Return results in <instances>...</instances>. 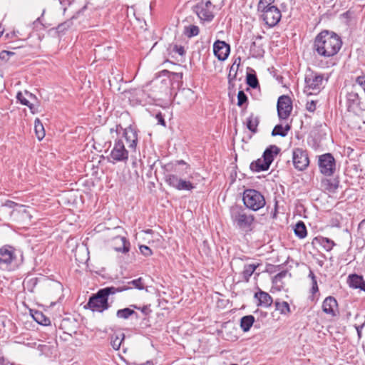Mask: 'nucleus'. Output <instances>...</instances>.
<instances>
[{
  "label": "nucleus",
  "instance_id": "1",
  "mask_svg": "<svg viewBox=\"0 0 365 365\" xmlns=\"http://www.w3.org/2000/svg\"><path fill=\"white\" fill-rule=\"evenodd\" d=\"M342 46L341 37L333 31L323 30L317 35L313 43V51L324 58L336 56Z\"/></svg>",
  "mask_w": 365,
  "mask_h": 365
},
{
  "label": "nucleus",
  "instance_id": "2",
  "mask_svg": "<svg viewBox=\"0 0 365 365\" xmlns=\"http://www.w3.org/2000/svg\"><path fill=\"white\" fill-rule=\"evenodd\" d=\"M230 218L235 227L247 233L253 230L255 216L248 214L240 205H233L230 209Z\"/></svg>",
  "mask_w": 365,
  "mask_h": 365
},
{
  "label": "nucleus",
  "instance_id": "3",
  "mask_svg": "<svg viewBox=\"0 0 365 365\" xmlns=\"http://www.w3.org/2000/svg\"><path fill=\"white\" fill-rule=\"evenodd\" d=\"M223 6V0H201L194 6L200 21H211L215 17V11L219 10Z\"/></svg>",
  "mask_w": 365,
  "mask_h": 365
},
{
  "label": "nucleus",
  "instance_id": "4",
  "mask_svg": "<svg viewBox=\"0 0 365 365\" xmlns=\"http://www.w3.org/2000/svg\"><path fill=\"white\" fill-rule=\"evenodd\" d=\"M280 149L277 146L270 145L264 151L262 158L251 163L250 169L255 172L267 170L274 160V155H277Z\"/></svg>",
  "mask_w": 365,
  "mask_h": 365
},
{
  "label": "nucleus",
  "instance_id": "5",
  "mask_svg": "<svg viewBox=\"0 0 365 365\" xmlns=\"http://www.w3.org/2000/svg\"><path fill=\"white\" fill-rule=\"evenodd\" d=\"M242 200L245 207L253 211L262 208L265 204L264 197L259 191L247 189L243 192Z\"/></svg>",
  "mask_w": 365,
  "mask_h": 365
},
{
  "label": "nucleus",
  "instance_id": "6",
  "mask_svg": "<svg viewBox=\"0 0 365 365\" xmlns=\"http://www.w3.org/2000/svg\"><path fill=\"white\" fill-rule=\"evenodd\" d=\"M110 307L108 299L101 289L89 297L87 304L85 305V308L101 313L107 310Z\"/></svg>",
  "mask_w": 365,
  "mask_h": 365
},
{
  "label": "nucleus",
  "instance_id": "7",
  "mask_svg": "<svg viewBox=\"0 0 365 365\" xmlns=\"http://www.w3.org/2000/svg\"><path fill=\"white\" fill-rule=\"evenodd\" d=\"M128 159V150L125 149L124 141L122 138L116 139L109 156L110 162H126Z\"/></svg>",
  "mask_w": 365,
  "mask_h": 365
},
{
  "label": "nucleus",
  "instance_id": "8",
  "mask_svg": "<svg viewBox=\"0 0 365 365\" xmlns=\"http://www.w3.org/2000/svg\"><path fill=\"white\" fill-rule=\"evenodd\" d=\"M319 168L322 174L331 176L336 170V160L331 153H325L319 157Z\"/></svg>",
  "mask_w": 365,
  "mask_h": 365
},
{
  "label": "nucleus",
  "instance_id": "9",
  "mask_svg": "<svg viewBox=\"0 0 365 365\" xmlns=\"http://www.w3.org/2000/svg\"><path fill=\"white\" fill-rule=\"evenodd\" d=\"M292 161L294 166L299 170H305L309 164L307 151L302 148H295L292 152Z\"/></svg>",
  "mask_w": 365,
  "mask_h": 365
},
{
  "label": "nucleus",
  "instance_id": "10",
  "mask_svg": "<svg viewBox=\"0 0 365 365\" xmlns=\"http://www.w3.org/2000/svg\"><path fill=\"white\" fill-rule=\"evenodd\" d=\"M277 108L279 118L281 120L287 119L292 110L291 98L287 96H280L277 101Z\"/></svg>",
  "mask_w": 365,
  "mask_h": 365
},
{
  "label": "nucleus",
  "instance_id": "11",
  "mask_svg": "<svg viewBox=\"0 0 365 365\" xmlns=\"http://www.w3.org/2000/svg\"><path fill=\"white\" fill-rule=\"evenodd\" d=\"M324 77L323 74L311 72L306 75V88L312 91H319L322 87Z\"/></svg>",
  "mask_w": 365,
  "mask_h": 365
},
{
  "label": "nucleus",
  "instance_id": "12",
  "mask_svg": "<svg viewBox=\"0 0 365 365\" xmlns=\"http://www.w3.org/2000/svg\"><path fill=\"white\" fill-rule=\"evenodd\" d=\"M15 259L16 256L11 247L0 249V269H9Z\"/></svg>",
  "mask_w": 365,
  "mask_h": 365
},
{
  "label": "nucleus",
  "instance_id": "13",
  "mask_svg": "<svg viewBox=\"0 0 365 365\" xmlns=\"http://www.w3.org/2000/svg\"><path fill=\"white\" fill-rule=\"evenodd\" d=\"M260 17L263 19L267 26L269 27H273L279 22L282 14L280 10L277 6H275L260 14Z\"/></svg>",
  "mask_w": 365,
  "mask_h": 365
},
{
  "label": "nucleus",
  "instance_id": "14",
  "mask_svg": "<svg viewBox=\"0 0 365 365\" xmlns=\"http://www.w3.org/2000/svg\"><path fill=\"white\" fill-rule=\"evenodd\" d=\"M126 141L130 149L135 150L138 143V132L135 127L130 125L123 129V135L120 138Z\"/></svg>",
  "mask_w": 365,
  "mask_h": 365
},
{
  "label": "nucleus",
  "instance_id": "15",
  "mask_svg": "<svg viewBox=\"0 0 365 365\" xmlns=\"http://www.w3.org/2000/svg\"><path fill=\"white\" fill-rule=\"evenodd\" d=\"M213 52L219 61H225L227 58L230 46L223 41L217 40L213 44Z\"/></svg>",
  "mask_w": 365,
  "mask_h": 365
},
{
  "label": "nucleus",
  "instance_id": "16",
  "mask_svg": "<svg viewBox=\"0 0 365 365\" xmlns=\"http://www.w3.org/2000/svg\"><path fill=\"white\" fill-rule=\"evenodd\" d=\"M361 93H362L359 91V87H356L355 85L353 84L350 91H349L346 94V100L349 108L361 107Z\"/></svg>",
  "mask_w": 365,
  "mask_h": 365
},
{
  "label": "nucleus",
  "instance_id": "17",
  "mask_svg": "<svg viewBox=\"0 0 365 365\" xmlns=\"http://www.w3.org/2000/svg\"><path fill=\"white\" fill-rule=\"evenodd\" d=\"M322 308L326 314L332 317H336L338 311V302L334 297L329 296L323 301Z\"/></svg>",
  "mask_w": 365,
  "mask_h": 365
},
{
  "label": "nucleus",
  "instance_id": "18",
  "mask_svg": "<svg viewBox=\"0 0 365 365\" xmlns=\"http://www.w3.org/2000/svg\"><path fill=\"white\" fill-rule=\"evenodd\" d=\"M347 283L352 289H359L365 292V280L362 275L350 274L347 278Z\"/></svg>",
  "mask_w": 365,
  "mask_h": 365
},
{
  "label": "nucleus",
  "instance_id": "19",
  "mask_svg": "<svg viewBox=\"0 0 365 365\" xmlns=\"http://www.w3.org/2000/svg\"><path fill=\"white\" fill-rule=\"evenodd\" d=\"M254 297L257 300V305L264 308L269 307L272 302V297L267 293L261 289L255 292Z\"/></svg>",
  "mask_w": 365,
  "mask_h": 365
},
{
  "label": "nucleus",
  "instance_id": "20",
  "mask_svg": "<svg viewBox=\"0 0 365 365\" xmlns=\"http://www.w3.org/2000/svg\"><path fill=\"white\" fill-rule=\"evenodd\" d=\"M48 279L43 277H31L25 279L24 282V288L30 292H34V289L38 284H45Z\"/></svg>",
  "mask_w": 365,
  "mask_h": 365
},
{
  "label": "nucleus",
  "instance_id": "21",
  "mask_svg": "<svg viewBox=\"0 0 365 365\" xmlns=\"http://www.w3.org/2000/svg\"><path fill=\"white\" fill-rule=\"evenodd\" d=\"M131 287L129 286L122 285V286H119L118 287H113V286L112 287H106L105 288L101 289V290H102V292H103L105 296L108 299V297L110 295H113V294H115L116 293L128 290Z\"/></svg>",
  "mask_w": 365,
  "mask_h": 365
},
{
  "label": "nucleus",
  "instance_id": "22",
  "mask_svg": "<svg viewBox=\"0 0 365 365\" xmlns=\"http://www.w3.org/2000/svg\"><path fill=\"white\" fill-rule=\"evenodd\" d=\"M259 266V264H249L244 266L243 271L242 272V277L244 281L248 282L250 277L252 275L255 269Z\"/></svg>",
  "mask_w": 365,
  "mask_h": 365
},
{
  "label": "nucleus",
  "instance_id": "23",
  "mask_svg": "<svg viewBox=\"0 0 365 365\" xmlns=\"http://www.w3.org/2000/svg\"><path fill=\"white\" fill-rule=\"evenodd\" d=\"M255 322V317L252 315H246L240 319V327L244 332L248 331Z\"/></svg>",
  "mask_w": 365,
  "mask_h": 365
},
{
  "label": "nucleus",
  "instance_id": "24",
  "mask_svg": "<svg viewBox=\"0 0 365 365\" xmlns=\"http://www.w3.org/2000/svg\"><path fill=\"white\" fill-rule=\"evenodd\" d=\"M31 315L34 320L41 325L48 326L51 324L50 319L40 311H35Z\"/></svg>",
  "mask_w": 365,
  "mask_h": 365
},
{
  "label": "nucleus",
  "instance_id": "25",
  "mask_svg": "<svg viewBox=\"0 0 365 365\" xmlns=\"http://www.w3.org/2000/svg\"><path fill=\"white\" fill-rule=\"evenodd\" d=\"M291 129V125L289 124H286L283 126L281 124H278L274 126V129L272 131V135L276 136L279 135L282 137H285L287 135L288 131Z\"/></svg>",
  "mask_w": 365,
  "mask_h": 365
},
{
  "label": "nucleus",
  "instance_id": "26",
  "mask_svg": "<svg viewBox=\"0 0 365 365\" xmlns=\"http://www.w3.org/2000/svg\"><path fill=\"white\" fill-rule=\"evenodd\" d=\"M259 123V119L257 116H255L253 114H251L250 117L247 119V128L253 133H257V126Z\"/></svg>",
  "mask_w": 365,
  "mask_h": 365
},
{
  "label": "nucleus",
  "instance_id": "27",
  "mask_svg": "<svg viewBox=\"0 0 365 365\" xmlns=\"http://www.w3.org/2000/svg\"><path fill=\"white\" fill-rule=\"evenodd\" d=\"M274 0H259L257 5V11L262 14L268 10L275 7L273 5Z\"/></svg>",
  "mask_w": 365,
  "mask_h": 365
},
{
  "label": "nucleus",
  "instance_id": "28",
  "mask_svg": "<svg viewBox=\"0 0 365 365\" xmlns=\"http://www.w3.org/2000/svg\"><path fill=\"white\" fill-rule=\"evenodd\" d=\"M294 234L299 238H304L307 234V227L304 222L302 221L297 222L294 228Z\"/></svg>",
  "mask_w": 365,
  "mask_h": 365
},
{
  "label": "nucleus",
  "instance_id": "29",
  "mask_svg": "<svg viewBox=\"0 0 365 365\" xmlns=\"http://www.w3.org/2000/svg\"><path fill=\"white\" fill-rule=\"evenodd\" d=\"M132 315H135L137 318L138 317V314L129 307L118 309L116 312V317L119 319H128Z\"/></svg>",
  "mask_w": 365,
  "mask_h": 365
},
{
  "label": "nucleus",
  "instance_id": "30",
  "mask_svg": "<svg viewBox=\"0 0 365 365\" xmlns=\"http://www.w3.org/2000/svg\"><path fill=\"white\" fill-rule=\"evenodd\" d=\"M315 240L319 242V244L323 247V248L329 252L331 251L334 246L336 245L334 242L327 237H316Z\"/></svg>",
  "mask_w": 365,
  "mask_h": 365
},
{
  "label": "nucleus",
  "instance_id": "31",
  "mask_svg": "<svg viewBox=\"0 0 365 365\" xmlns=\"http://www.w3.org/2000/svg\"><path fill=\"white\" fill-rule=\"evenodd\" d=\"M275 309L279 311L282 314H288L290 312V307L287 302H280L277 299L274 302Z\"/></svg>",
  "mask_w": 365,
  "mask_h": 365
},
{
  "label": "nucleus",
  "instance_id": "32",
  "mask_svg": "<svg viewBox=\"0 0 365 365\" xmlns=\"http://www.w3.org/2000/svg\"><path fill=\"white\" fill-rule=\"evenodd\" d=\"M125 339V334L121 333L120 335H114L111 337L110 344L115 350H118L123 341Z\"/></svg>",
  "mask_w": 365,
  "mask_h": 365
},
{
  "label": "nucleus",
  "instance_id": "33",
  "mask_svg": "<svg viewBox=\"0 0 365 365\" xmlns=\"http://www.w3.org/2000/svg\"><path fill=\"white\" fill-rule=\"evenodd\" d=\"M16 98L22 105L28 106L32 113H35V107L34 104L31 103L29 99H27L21 92H18Z\"/></svg>",
  "mask_w": 365,
  "mask_h": 365
},
{
  "label": "nucleus",
  "instance_id": "34",
  "mask_svg": "<svg viewBox=\"0 0 365 365\" xmlns=\"http://www.w3.org/2000/svg\"><path fill=\"white\" fill-rule=\"evenodd\" d=\"M34 129L37 138L40 140H42L45 136V131L43 124L39 119L35 120Z\"/></svg>",
  "mask_w": 365,
  "mask_h": 365
},
{
  "label": "nucleus",
  "instance_id": "35",
  "mask_svg": "<svg viewBox=\"0 0 365 365\" xmlns=\"http://www.w3.org/2000/svg\"><path fill=\"white\" fill-rule=\"evenodd\" d=\"M199 31L200 30L198 26L195 25H190L185 27L184 34L188 38H191L198 35Z\"/></svg>",
  "mask_w": 365,
  "mask_h": 365
},
{
  "label": "nucleus",
  "instance_id": "36",
  "mask_svg": "<svg viewBox=\"0 0 365 365\" xmlns=\"http://www.w3.org/2000/svg\"><path fill=\"white\" fill-rule=\"evenodd\" d=\"M118 239L122 243V247H115V251L122 253H127L130 250L129 241L124 237H120Z\"/></svg>",
  "mask_w": 365,
  "mask_h": 365
},
{
  "label": "nucleus",
  "instance_id": "37",
  "mask_svg": "<svg viewBox=\"0 0 365 365\" xmlns=\"http://www.w3.org/2000/svg\"><path fill=\"white\" fill-rule=\"evenodd\" d=\"M247 83L252 88H256L259 86V81L255 74H247Z\"/></svg>",
  "mask_w": 365,
  "mask_h": 365
},
{
  "label": "nucleus",
  "instance_id": "38",
  "mask_svg": "<svg viewBox=\"0 0 365 365\" xmlns=\"http://www.w3.org/2000/svg\"><path fill=\"white\" fill-rule=\"evenodd\" d=\"M143 279L142 277H139L136 279L131 280L128 282V284L126 286L130 287V285H133L135 288L143 290L145 288V285L143 284Z\"/></svg>",
  "mask_w": 365,
  "mask_h": 365
},
{
  "label": "nucleus",
  "instance_id": "39",
  "mask_svg": "<svg viewBox=\"0 0 365 365\" xmlns=\"http://www.w3.org/2000/svg\"><path fill=\"white\" fill-rule=\"evenodd\" d=\"M320 185L321 190L327 191L329 194L335 192L339 184H320Z\"/></svg>",
  "mask_w": 365,
  "mask_h": 365
},
{
  "label": "nucleus",
  "instance_id": "40",
  "mask_svg": "<svg viewBox=\"0 0 365 365\" xmlns=\"http://www.w3.org/2000/svg\"><path fill=\"white\" fill-rule=\"evenodd\" d=\"M73 25V22L71 20H67L60 24L56 27V31L58 34H63L65 31L68 29Z\"/></svg>",
  "mask_w": 365,
  "mask_h": 365
},
{
  "label": "nucleus",
  "instance_id": "41",
  "mask_svg": "<svg viewBox=\"0 0 365 365\" xmlns=\"http://www.w3.org/2000/svg\"><path fill=\"white\" fill-rule=\"evenodd\" d=\"M248 101L247 95L243 91H240L237 93V106L242 107Z\"/></svg>",
  "mask_w": 365,
  "mask_h": 365
},
{
  "label": "nucleus",
  "instance_id": "42",
  "mask_svg": "<svg viewBox=\"0 0 365 365\" xmlns=\"http://www.w3.org/2000/svg\"><path fill=\"white\" fill-rule=\"evenodd\" d=\"M170 185H172L174 188L178 190H190L195 187L192 185V184H169Z\"/></svg>",
  "mask_w": 365,
  "mask_h": 365
},
{
  "label": "nucleus",
  "instance_id": "43",
  "mask_svg": "<svg viewBox=\"0 0 365 365\" xmlns=\"http://www.w3.org/2000/svg\"><path fill=\"white\" fill-rule=\"evenodd\" d=\"M150 305H145L143 307H140L137 306L136 304H131L130 307L135 309H139L141 311V312L147 316L149 315L151 312V309H150Z\"/></svg>",
  "mask_w": 365,
  "mask_h": 365
},
{
  "label": "nucleus",
  "instance_id": "44",
  "mask_svg": "<svg viewBox=\"0 0 365 365\" xmlns=\"http://www.w3.org/2000/svg\"><path fill=\"white\" fill-rule=\"evenodd\" d=\"M139 249L142 255L145 257H149L153 255L151 249L147 245H140Z\"/></svg>",
  "mask_w": 365,
  "mask_h": 365
},
{
  "label": "nucleus",
  "instance_id": "45",
  "mask_svg": "<svg viewBox=\"0 0 365 365\" xmlns=\"http://www.w3.org/2000/svg\"><path fill=\"white\" fill-rule=\"evenodd\" d=\"M288 274V272L287 271H282L280 272H279L278 274H277L274 277V279H273V282L274 283H278L279 282L282 281V279L285 277L287 276V274Z\"/></svg>",
  "mask_w": 365,
  "mask_h": 365
},
{
  "label": "nucleus",
  "instance_id": "46",
  "mask_svg": "<svg viewBox=\"0 0 365 365\" xmlns=\"http://www.w3.org/2000/svg\"><path fill=\"white\" fill-rule=\"evenodd\" d=\"M306 109L309 112H314L316 110V101H308L306 104Z\"/></svg>",
  "mask_w": 365,
  "mask_h": 365
},
{
  "label": "nucleus",
  "instance_id": "47",
  "mask_svg": "<svg viewBox=\"0 0 365 365\" xmlns=\"http://www.w3.org/2000/svg\"><path fill=\"white\" fill-rule=\"evenodd\" d=\"M173 51L178 53L180 56H183L185 53L184 47L182 46L175 45Z\"/></svg>",
  "mask_w": 365,
  "mask_h": 365
},
{
  "label": "nucleus",
  "instance_id": "48",
  "mask_svg": "<svg viewBox=\"0 0 365 365\" xmlns=\"http://www.w3.org/2000/svg\"><path fill=\"white\" fill-rule=\"evenodd\" d=\"M155 118L158 120V123L159 124L162 125L163 126H165L166 125L165 120L163 115L160 113H158L156 115Z\"/></svg>",
  "mask_w": 365,
  "mask_h": 365
},
{
  "label": "nucleus",
  "instance_id": "49",
  "mask_svg": "<svg viewBox=\"0 0 365 365\" xmlns=\"http://www.w3.org/2000/svg\"><path fill=\"white\" fill-rule=\"evenodd\" d=\"M312 289H311V292L314 294L319 291L317 281L312 282Z\"/></svg>",
  "mask_w": 365,
  "mask_h": 365
},
{
  "label": "nucleus",
  "instance_id": "50",
  "mask_svg": "<svg viewBox=\"0 0 365 365\" xmlns=\"http://www.w3.org/2000/svg\"><path fill=\"white\" fill-rule=\"evenodd\" d=\"M16 205H17V203L11 200H6L4 203V206L8 207L9 208H13Z\"/></svg>",
  "mask_w": 365,
  "mask_h": 365
},
{
  "label": "nucleus",
  "instance_id": "51",
  "mask_svg": "<svg viewBox=\"0 0 365 365\" xmlns=\"http://www.w3.org/2000/svg\"><path fill=\"white\" fill-rule=\"evenodd\" d=\"M236 61H234V63H232L231 68H230V73H232L234 72V74H233V76H232V78H235L236 77V74H237V71H236Z\"/></svg>",
  "mask_w": 365,
  "mask_h": 365
},
{
  "label": "nucleus",
  "instance_id": "52",
  "mask_svg": "<svg viewBox=\"0 0 365 365\" xmlns=\"http://www.w3.org/2000/svg\"><path fill=\"white\" fill-rule=\"evenodd\" d=\"M365 326V323L362 324L360 326H358L356 327V331H357V334H358V336L359 338H361V333H362V329L363 327Z\"/></svg>",
  "mask_w": 365,
  "mask_h": 365
},
{
  "label": "nucleus",
  "instance_id": "53",
  "mask_svg": "<svg viewBox=\"0 0 365 365\" xmlns=\"http://www.w3.org/2000/svg\"><path fill=\"white\" fill-rule=\"evenodd\" d=\"M331 225L335 226V227H340L339 220L336 217L332 218L331 219Z\"/></svg>",
  "mask_w": 365,
  "mask_h": 365
},
{
  "label": "nucleus",
  "instance_id": "54",
  "mask_svg": "<svg viewBox=\"0 0 365 365\" xmlns=\"http://www.w3.org/2000/svg\"><path fill=\"white\" fill-rule=\"evenodd\" d=\"M119 129L123 130L124 128H123L120 125H116L115 128H111L110 129V132L113 133V132L115 131L116 133H118Z\"/></svg>",
  "mask_w": 365,
  "mask_h": 365
},
{
  "label": "nucleus",
  "instance_id": "55",
  "mask_svg": "<svg viewBox=\"0 0 365 365\" xmlns=\"http://www.w3.org/2000/svg\"><path fill=\"white\" fill-rule=\"evenodd\" d=\"M175 165H185V170L188 169L189 168V165L182 160H177L176 161V163Z\"/></svg>",
  "mask_w": 365,
  "mask_h": 365
},
{
  "label": "nucleus",
  "instance_id": "56",
  "mask_svg": "<svg viewBox=\"0 0 365 365\" xmlns=\"http://www.w3.org/2000/svg\"><path fill=\"white\" fill-rule=\"evenodd\" d=\"M309 277L311 278L312 282L317 281V277L312 270L309 272Z\"/></svg>",
  "mask_w": 365,
  "mask_h": 365
},
{
  "label": "nucleus",
  "instance_id": "57",
  "mask_svg": "<svg viewBox=\"0 0 365 365\" xmlns=\"http://www.w3.org/2000/svg\"><path fill=\"white\" fill-rule=\"evenodd\" d=\"M141 365H155L152 360H148L144 363H141Z\"/></svg>",
  "mask_w": 365,
  "mask_h": 365
},
{
  "label": "nucleus",
  "instance_id": "58",
  "mask_svg": "<svg viewBox=\"0 0 365 365\" xmlns=\"http://www.w3.org/2000/svg\"><path fill=\"white\" fill-rule=\"evenodd\" d=\"M235 61H236L235 66H236V71H237V69H238V68H239V66L240 65L241 59H240V58H238L235 59Z\"/></svg>",
  "mask_w": 365,
  "mask_h": 365
},
{
  "label": "nucleus",
  "instance_id": "59",
  "mask_svg": "<svg viewBox=\"0 0 365 365\" xmlns=\"http://www.w3.org/2000/svg\"><path fill=\"white\" fill-rule=\"evenodd\" d=\"M4 54L10 55V54H12V53H11V52H10V51H2V52H1V56L2 58H4Z\"/></svg>",
  "mask_w": 365,
  "mask_h": 365
},
{
  "label": "nucleus",
  "instance_id": "60",
  "mask_svg": "<svg viewBox=\"0 0 365 365\" xmlns=\"http://www.w3.org/2000/svg\"><path fill=\"white\" fill-rule=\"evenodd\" d=\"M25 95H26L27 96H29L30 98H35V96L33 95L32 93L28 92L27 91H25Z\"/></svg>",
  "mask_w": 365,
  "mask_h": 365
},
{
  "label": "nucleus",
  "instance_id": "61",
  "mask_svg": "<svg viewBox=\"0 0 365 365\" xmlns=\"http://www.w3.org/2000/svg\"><path fill=\"white\" fill-rule=\"evenodd\" d=\"M15 36H16V31H14L11 34H7L6 35V37L9 38V37Z\"/></svg>",
  "mask_w": 365,
  "mask_h": 365
},
{
  "label": "nucleus",
  "instance_id": "62",
  "mask_svg": "<svg viewBox=\"0 0 365 365\" xmlns=\"http://www.w3.org/2000/svg\"><path fill=\"white\" fill-rule=\"evenodd\" d=\"M277 205H275V207H274V212H273V214H272V217H273V218H276V217H277Z\"/></svg>",
  "mask_w": 365,
  "mask_h": 365
},
{
  "label": "nucleus",
  "instance_id": "63",
  "mask_svg": "<svg viewBox=\"0 0 365 365\" xmlns=\"http://www.w3.org/2000/svg\"><path fill=\"white\" fill-rule=\"evenodd\" d=\"M365 224V219L361 220V222L359 225V227H361Z\"/></svg>",
  "mask_w": 365,
  "mask_h": 365
},
{
  "label": "nucleus",
  "instance_id": "64",
  "mask_svg": "<svg viewBox=\"0 0 365 365\" xmlns=\"http://www.w3.org/2000/svg\"><path fill=\"white\" fill-rule=\"evenodd\" d=\"M128 365H141V363L139 364V363H137V362H130L129 363Z\"/></svg>",
  "mask_w": 365,
  "mask_h": 365
}]
</instances>
